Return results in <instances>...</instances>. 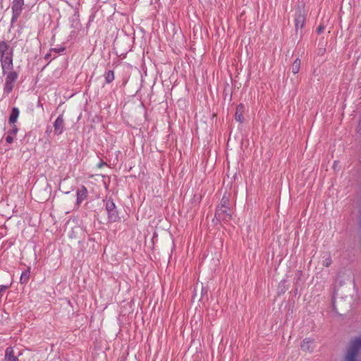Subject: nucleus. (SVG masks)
<instances>
[{
    "label": "nucleus",
    "mask_w": 361,
    "mask_h": 361,
    "mask_svg": "<svg viewBox=\"0 0 361 361\" xmlns=\"http://www.w3.org/2000/svg\"><path fill=\"white\" fill-rule=\"evenodd\" d=\"M345 361H361V336L350 341Z\"/></svg>",
    "instance_id": "obj_1"
},
{
    "label": "nucleus",
    "mask_w": 361,
    "mask_h": 361,
    "mask_svg": "<svg viewBox=\"0 0 361 361\" xmlns=\"http://www.w3.org/2000/svg\"><path fill=\"white\" fill-rule=\"evenodd\" d=\"M5 75H6V77L5 78L4 91L8 94L12 92L14 87V83L18 79V74L17 72L12 71L6 72Z\"/></svg>",
    "instance_id": "obj_2"
},
{
    "label": "nucleus",
    "mask_w": 361,
    "mask_h": 361,
    "mask_svg": "<svg viewBox=\"0 0 361 361\" xmlns=\"http://www.w3.org/2000/svg\"><path fill=\"white\" fill-rule=\"evenodd\" d=\"M232 217V212L230 207L228 208H216L215 212V218L218 221L227 223L230 221Z\"/></svg>",
    "instance_id": "obj_3"
},
{
    "label": "nucleus",
    "mask_w": 361,
    "mask_h": 361,
    "mask_svg": "<svg viewBox=\"0 0 361 361\" xmlns=\"http://www.w3.org/2000/svg\"><path fill=\"white\" fill-rule=\"evenodd\" d=\"M24 6V0H13L11 21L15 22L20 16Z\"/></svg>",
    "instance_id": "obj_4"
},
{
    "label": "nucleus",
    "mask_w": 361,
    "mask_h": 361,
    "mask_svg": "<svg viewBox=\"0 0 361 361\" xmlns=\"http://www.w3.org/2000/svg\"><path fill=\"white\" fill-rule=\"evenodd\" d=\"M3 74L5 75L8 71H12L13 68L12 54H6L0 58Z\"/></svg>",
    "instance_id": "obj_5"
},
{
    "label": "nucleus",
    "mask_w": 361,
    "mask_h": 361,
    "mask_svg": "<svg viewBox=\"0 0 361 361\" xmlns=\"http://www.w3.org/2000/svg\"><path fill=\"white\" fill-rule=\"evenodd\" d=\"M105 207L108 213L109 219L115 221L118 219V212L116 210V205L112 200L108 199L105 201Z\"/></svg>",
    "instance_id": "obj_6"
},
{
    "label": "nucleus",
    "mask_w": 361,
    "mask_h": 361,
    "mask_svg": "<svg viewBox=\"0 0 361 361\" xmlns=\"http://www.w3.org/2000/svg\"><path fill=\"white\" fill-rule=\"evenodd\" d=\"M54 132L56 135H61L65 130V123L63 115H59L53 123Z\"/></svg>",
    "instance_id": "obj_7"
},
{
    "label": "nucleus",
    "mask_w": 361,
    "mask_h": 361,
    "mask_svg": "<svg viewBox=\"0 0 361 361\" xmlns=\"http://www.w3.org/2000/svg\"><path fill=\"white\" fill-rule=\"evenodd\" d=\"M305 21V18L303 13H301V11H299L296 13L295 17V27L296 31H298L299 29H302L304 26Z\"/></svg>",
    "instance_id": "obj_8"
},
{
    "label": "nucleus",
    "mask_w": 361,
    "mask_h": 361,
    "mask_svg": "<svg viewBox=\"0 0 361 361\" xmlns=\"http://www.w3.org/2000/svg\"><path fill=\"white\" fill-rule=\"evenodd\" d=\"M87 195V190L85 186H82L77 191V203L80 204L82 201H83Z\"/></svg>",
    "instance_id": "obj_9"
},
{
    "label": "nucleus",
    "mask_w": 361,
    "mask_h": 361,
    "mask_svg": "<svg viewBox=\"0 0 361 361\" xmlns=\"http://www.w3.org/2000/svg\"><path fill=\"white\" fill-rule=\"evenodd\" d=\"M19 114H20V111H19L18 108L13 107L11 114H10V116H9V119H8L9 123L11 124H15V123L18 120Z\"/></svg>",
    "instance_id": "obj_10"
},
{
    "label": "nucleus",
    "mask_w": 361,
    "mask_h": 361,
    "mask_svg": "<svg viewBox=\"0 0 361 361\" xmlns=\"http://www.w3.org/2000/svg\"><path fill=\"white\" fill-rule=\"evenodd\" d=\"M243 111H244V106L243 104H240L237 106L235 114V121H237L240 123L243 122V120H244V117L243 115Z\"/></svg>",
    "instance_id": "obj_11"
},
{
    "label": "nucleus",
    "mask_w": 361,
    "mask_h": 361,
    "mask_svg": "<svg viewBox=\"0 0 361 361\" xmlns=\"http://www.w3.org/2000/svg\"><path fill=\"white\" fill-rule=\"evenodd\" d=\"M5 360L6 361H18V358L14 355L13 350L11 347H8L6 350Z\"/></svg>",
    "instance_id": "obj_12"
},
{
    "label": "nucleus",
    "mask_w": 361,
    "mask_h": 361,
    "mask_svg": "<svg viewBox=\"0 0 361 361\" xmlns=\"http://www.w3.org/2000/svg\"><path fill=\"white\" fill-rule=\"evenodd\" d=\"M313 348V342L310 338H305L302 344H301V348L302 350H310L311 348Z\"/></svg>",
    "instance_id": "obj_13"
},
{
    "label": "nucleus",
    "mask_w": 361,
    "mask_h": 361,
    "mask_svg": "<svg viewBox=\"0 0 361 361\" xmlns=\"http://www.w3.org/2000/svg\"><path fill=\"white\" fill-rule=\"evenodd\" d=\"M9 46L6 42H0V58L10 54L7 52Z\"/></svg>",
    "instance_id": "obj_14"
},
{
    "label": "nucleus",
    "mask_w": 361,
    "mask_h": 361,
    "mask_svg": "<svg viewBox=\"0 0 361 361\" xmlns=\"http://www.w3.org/2000/svg\"><path fill=\"white\" fill-rule=\"evenodd\" d=\"M300 68V60L299 59H296L291 66V71L293 74H297Z\"/></svg>",
    "instance_id": "obj_15"
},
{
    "label": "nucleus",
    "mask_w": 361,
    "mask_h": 361,
    "mask_svg": "<svg viewBox=\"0 0 361 361\" xmlns=\"http://www.w3.org/2000/svg\"><path fill=\"white\" fill-rule=\"evenodd\" d=\"M228 207H229V198L226 195V194H224L221 200V203L217 207V208H228Z\"/></svg>",
    "instance_id": "obj_16"
},
{
    "label": "nucleus",
    "mask_w": 361,
    "mask_h": 361,
    "mask_svg": "<svg viewBox=\"0 0 361 361\" xmlns=\"http://www.w3.org/2000/svg\"><path fill=\"white\" fill-rule=\"evenodd\" d=\"M30 270H26L21 274L20 279L21 283H26L28 281V279L30 278Z\"/></svg>",
    "instance_id": "obj_17"
},
{
    "label": "nucleus",
    "mask_w": 361,
    "mask_h": 361,
    "mask_svg": "<svg viewBox=\"0 0 361 361\" xmlns=\"http://www.w3.org/2000/svg\"><path fill=\"white\" fill-rule=\"evenodd\" d=\"M105 80L106 83H111L114 80V73L113 71H108L105 73Z\"/></svg>",
    "instance_id": "obj_18"
},
{
    "label": "nucleus",
    "mask_w": 361,
    "mask_h": 361,
    "mask_svg": "<svg viewBox=\"0 0 361 361\" xmlns=\"http://www.w3.org/2000/svg\"><path fill=\"white\" fill-rule=\"evenodd\" d=\"M18 131V128L16 127V126H15L13 124V126L12 127V128L11 130H9L7 133L13 137H16Z\"/></svg>",
    "instance_id": "obj_19"
},
{
    "label": "nucleus",
    "mask_w": 361,
    "mask_h": 361,
    "mask_svg": "<svg viewBox=\"0 0 361 361\" xmlns=\"http://www.w3.org/2000/svg\"><path fill=\"white\" fill-rule=\"evenodd\" d=\"M14 139H15V137L7 133V135L6 137V141L7 143H8V144L12 143L13 142Z\"/></svg>",
    "instance_id": "obj_20"
},
{
    "label": "nucleus",
    "mask_w": 361,
    "mask_h": 361,
    "mask_svg": "<svg viewBox=\"0 0 361 361\" xmlns=\"http://www.w3.org/2000/svg\"><path fill=\"white\" fill-rule=\"evenodd\" d=\"M331 263V259H330V257L326 259V260L324 261V264L326 266V267H329Z\"/></svg>",
    "instance_id": "obj_21"
},
{
    "label": "nucleus",
    "mask_w": 361,
    "mask_h": 361,
    "mask_svg": "<svg viewBox=\"0 0 361 361\" xmlns=\"http://www.w3.org/2000/svg\"><path fill=\"white\" fill-rule=\"evenodd\" d=\"M8 288L7 286L1 285L0 286V295L4 293L6 288Z\"/></svg>",
    "instance_id": "obj_22"
},
{
    "label": "nucleus",
    "mask_w": 361,
    "mask_h": 361,
    "mask_svg": "<svg viewBox=\"0 0 361 361\" xmlns=\"http://www.w3.org/2000/svg\"><path fill=\"white\" fill-rule=\"evenodd\" d=\"M357 133L361 135V119L359 121L358 127H357Z\"/></svg>",
    "instance_id": "obj_23"
},
{
    "label": "nucleus",
    "mask_w": 361,
    "mask_h": 361,
    "mask_svg": "<svg viewBox=\"0 0 361 361\" xmlns=\"http://www.w3.org/2000/svg\"><path fill=\"white\" fill-rule=\"evenodd\" d=\"M51 132V128L50 127H47L45 131V133L49 136Z\"/></svg>",
    "instance_id": "obj_24"
},
{
    "label": "nucleus",
    "mask_w": 361,
    "mask_h": 361,
    "mask_svg": "<svg viewBox=\"0 0 361 361\" xmlns=\"http://www.w3.org/2000/svg\"><path fill=\"white\" fill-rule=\"evenodd\" d=\"M323 30H324V27H322V26H321V25H320V26L317 28V32H318V33H321V32L323 31Z\"/></svg>",
    "instance_id": "obj_25"
}]
</instances>
